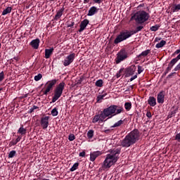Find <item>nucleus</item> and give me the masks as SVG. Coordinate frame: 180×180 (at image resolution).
Listing matches in <instances>:
<instances>
[{
	"label": "nucleus",
	"mask_w": 180,
	"mask_h": 180,
	"mask_svg": "<svg viewBox=\"0 0 180 180\" xmlns=\"http://www.w3.org/2000/svg\"><path fill=\"white\" fill-rule=\"evenodd\" d=\"M16 155V150H11L8 154V158H13Z\"/></svg>",
	"instance_id": "nucleus-34"
},
{
	"label": "nucleus",
	"mask_w": 180,
	"mask_h": 180,
	"mask_svg": "<svg viewBox=\"0 0 180 180\" xmlns=\"http://www.w3.org/2000/svg\"><path fill=\"white\" fill-rule=\"evenodd\" d=\"M65 88V82H60L58 86H56L55 90H54V95L52 98V102L54 103V102H57L60 98H61V96L63 95V91H64Z\"/></svg>",
	"instance_id": "nucleus-5"
},
{
	"label": "nucleus",
	"mask_w": 180,
	"mask_h": 180,
	"mask_svg": "<svg viewBox=\"0 0 180 180\" xmlns=\"http://www.w3.org/2000/svg\"><path fill=\"white\" fill-rule=\"evenodd\" d=\"M51 1H54V0H51Z\"/></svg>",
	"instance_id": "nucleus-62"
},
{
	"label": "nucleus",
	"mask_w": 180,
	"mask_h": 180,
	"mask_svg": "<svg viewBox=\"0 0 180 180\" xmlns=\"http://www.w3.org/2000/svg\"><path fill=\"white\" fill-rule=\"evenodd\" d=\"M69 141H74L75 140V135L70 134L68 136Z\"/></svg>",
	"instance_id": "nucleus-36"
},
{
	"label": "nucleus",
	"mask_w": 180,
	"mask_h": 180,
	"mask_svg": "<svg viewBox=\"0 0 180 180\" xmlns=\"http://www.w3.org/2000/svg\"><path fill=\"white\" fill-rule=\"evenodd\" d=\"M90 0H84V4H89Z\"/></svg>",
	"instance_id": "nucleus-52"
},
{
	"label": "nucleus",
	"mask_w": 180,
	"mask_h": 180,
	"mask_svg": "<svg viewBox=\"0 0 180 180\" xmlns=\"http://www.w3.org/2000/svg\"><path fill=\"white\" fill-rule=\"evenodd\" d=\"M95 4H101L102 2V0H93Z\"/></svg>",
	"instance_id": "nucleus-49"
},
{
	"label": "nucleus",
	"mask_w": 180,
	"mask_h": 180,
	"mask_svg": "<svg viewBox=\"0 0 180 180\" xmlns=\"http://www.w3.org/2000/svg\"><path fill=\"white\" fill-rule=\"evenodd\" d=\"M102 154H103V152L100 150L91 152L90 153V161L94 162V161H95L96 158H98V157H99L100 155H102Z\"/></svg>",
	"instance_id": "nucleus-14"
},
{
	"label": "nucleus",
	"mask_w": 180,
	"mask_h": 180,
	"mask_svg": "<svg viewBox=\"0 0 180 180\" xmlns=\"http://www.w3.org/2000/svg\"><path fill=\"white\" fill-rule=\"evenodd\" d=\"M144 29V26L139 25L136 27L134 30H125L120 32V34L117 36L115 39L114 40V44H119V43H122V41H124V40H127L129 37H131L133 34H136L139 33V32H141Z\"/></svg>",
	"instance_id": "nucleus-2"
},
{
	"label": "nucleus",
	"mask_w": 180,
	"mask_h": 180,
	"mask_svg": "<svg viewBox=\"0 0 180 180\" xmlns=\"http://www.w3.org/2000/svg\"><path fill=\"white\" fill-rule=\"evenodd\" d=\"M150 53L151 50L147 49L146 51H142L141 53L136 57V58L137 60H141L142 57H147V56L149 55Z\"/></svg>",
	"instance_id": "nucleus-20"
},
{
	"label": "nucleus",
	"mask_w": 180,
	"mask_h": 180,
	"mask_svg": "<svg viewBox=\"0 0 180 180\" xmlns=\"http://www.w3.org/2000/svg\"><path fill=\"white\" fill-rule=\"evenodd\" d=\"M82 82V79H79L78 83H79V84H81Z\"/></svg>",
	"instance_id": "nucleus-53"
},
{
	"label": "nucleus",
	"mask_w": 180,
	"mask_h": 180,
	"mask_svg": "<svg viewBox=\"0 0 180 180\" xmlns=\"http://www.w3.org/2000/svg\"><path fill=\"white\" fill-rule=\"evenodd\" d=\"M127 91H129V89H128V90H126V92H127Z\"/></svg>",
	"instance_id": "nucleus-61"
},
{
	"label": "nucleus",
	"mask_w": 180,
	"mask_h": 180,
	"mask_svg": "<svg viewBox=\"0 0 180 180\" xmlns=\"http://www.w3.org/2000/svg\"><path fill=\"white\" fill-rule=\"evenodd\" d=\"M79 163H78V162L75 163V164L72 165V167L70 168V171L71 172H74V171L78 169V166H79Z\"/></svg>",
	"instance_id": "nucleus-31"
},
{
	"label": "nucleus",
	"mask_w": 180,
	"mask_h": 180,
	"mask_svg": "<svg viewBox=\"0 0 180 180\" xmlns=\"http://www.w3.org/2000/svg\"><path fill=\"white\" fill-rule=\"evenodd\" d=\"M160 25L156 24V25L152 26V27L150 28V30L151 32H157V30H158V29H160Z\"/></svg>",
	"instance_id": "nucleus-32"
},
{
	"label": "nucleus",
	"mask_w": 180,
	"mask_h": 180,
	"mask_svg": "<svg viewBox=\"0 0 180 180\" xmlns=\"http://www.w3.org/2000/svg\"><path fill=\"white\" fill-rule=\"evenodd\" d=\"M165 75H167V74H165V72L162 74V77H165Z\"/></svg>",
	"instance_id": "nucleus-56"
},
{
	"label": "nucleus",
	"mask_w": 180,
	"mask_h": 180,
	"mask_svg": "<svg viewBox=\"0 0 180 180\" xmlns=\"http://www.w3.org/2000/svg\"><path fill=\"white\" fill-rule=\"evenodd\" d=\"M79 157H85V151L83 150L82 152L79 153Z\"/></svg>",
	"instance_id": "nucleus-48"
},
{
	"label": "nucleus",
	"mask_w": 180,
	"mask_h": 180,
	"mask_svg": "<svg viewBox=\"0 0 180 180\" xmlns=\"http://www.w3.org/2000/svg\"><path fill=\"white\" fill-rule=\"evenodd\" d=\"M124 108L127 112L131 109V102H127L124 103Z\"/></svg>",
	"instance_id": "nucleus-30"
},
{
	"label": "nucleus",
	"mask_w": 180,
	"mask_h": 180,
	"mask_svg": "<svg viewBox=\"0 0 180 180\" xmlns=\"http://www.w3.org/2000/svg\"><path fill=\"white\" fill-rule=\"evenodd\" d=\"M167 44V41L162 40L160 43L157 44L155 45L156 49H161L162 47H164Z\"/></svg>",
	"instance_id": "nucleus-25"
},
{
	"label": "nucleus",
	"mask_w": 180,
	"mask_h": 180,
	"mask_svg": "<svg viewBox=\"0 0 180 180\" xmlns=\"http://www.w3.org/2000/svg\"><path fill=\"white\" fill-rule=\"evenodd\" d=\"M58 115V113H52V116H57Z\"/></svg>",
	"instance_id": "nucleus-54"
},
{
	"label": "nucleus",
	"mask_w": 180,
	"mask_h": 180,
	"mask_svg": "<svg viewBox=\"0 0 180 180\" xmlns=\"http://www.w3.org/2000/svg\"><path fill=\"white\" fill-rule=\"evenodd\" d=\"M174 139L178 141V143H180V132L176 134Z\"/></svg>",
	"instance_id": "nucleus-41"
},
{
	"label": "nucleus",
	"mask_w": 180,
	"mask_h": 180,
	"mask_svg": "<svg viewBox=\"0 0 180 180\" xmlns=\"http://www.w3.org/2000/svg\"><path fill=\"white\" fill-rule=\"evenodd\" d=\"M174 180H180L179 179H175Z\"/></svg>",
	"instance_id": "nucleus-60"
},
{
	"label": "nucleus",
	"mask_w": 180,
	"mask_h": 180,
	"mask_svg": "<svg viewBox=\"0 0 180 180\" xmlns=\"http://www.w3.org/2000/svg\"><path fill=\"white\" fill-rule=\"evenodd\" d=\"M106 95H108V93H104L101 95L98 96L96 98L97 103H101V102H102V100L103 99V98H105V96H106Z\"/></svg>",
	"instance_id": "nucleus-24"
},
{
	"label": "nucleus",
	"mask_w": 180,
	"mask_h": 180,
	"mask_svg": "<svg viewBox=\"0 0 180 180\" xmlns=\"http://www.w3.org/2000/svg\"><path fill=\"white\" fill-rule=\"evenodd\" d=\"M67 25L68 27H72L75 25V22L74 21H68Z\"/></svg>",
	"instance_id": "nucleus-39"
},
{
	"label": "nucleus",
	"mask_w": 180,
	"mask_h": 180,
	"mask_svg": "<svg viewBox=\"0 0 180 180\" xmlns=\"http://www.w3.org/2000/svg\"><path fill=\"white\" fill-rule=\"evenodd\" d=\"M123 71H124V68H121L119 70V72L117 73V78H120V77L122 76V72H123Z\"/></svg>",
	"instance_id": "nucleus-38"
},
{
	"label": "nucleus",
	"mask_w": 180,
	"mask_h": 180,
	"mask_svg": "<svg viewBox=\"0 0 180 180\" xmlns=\"http://www.w3.org/2000/svg\"><path fill=\"white\" fill-rule=\"evenodd\" d=\"M41 78H43V75L41 74H38L37 75L34 76L35 81H40Z\"/></svg>",
	"instance_id": "nucleus-35"
},
{
	"label": "nucleus",
	"mask_w": 180,
	"mask_h": 180,
	"mask_svg": "<svg viewBox=\"0 0 180 180\" xmlns=\"http://www.w3.org/2000/svg\"><path fill=\"white\" fill-rule=\"evenodd\" d=\"M137 78V75H134L132 77L130 78L129 81L131 82V81H134Z\"/></svg>",
	"instance_id": "nucleus-47"
},
{
	"label": "nucleus",
	"mask_w": 180,
	"mask_h": 180,
	"mask_svg": "<svg viewBox=\"0 0 180 180\" xmlns=\"http://www.w3.org/2000/svg\"><path fill=\"white\" fill-rule=\"evenodd\" d=\"M39 44H40V39H33V40L30 43V46L32 49H34L35 50H37V49H39Z\"/></svg>",
	"instance_id": "nucleus-16"
},
{
	"label": "nucleus",
	"mask_w": 180,
	"mask_h": 180,
	"mask_svg": "<svg viewBox=\"0 0 180 180\" xmlns=\"http://www.w3.org/2000/svg\"><path fill=\"white\" fill-rule=\"evenodd\" d=\"M98 11H99V9H98V8H96V6L91 7L89 10L87 16H94V15L98 13Z\"/></svg>",
	"instance_id": "nucleus-18"
},
{
	"label": "nucleus",
	"mask_w": 180,
	"mask_h": 180,
	"mask_svg": "<svg viewBox=\"0 0 180 180\" xmlns=\"http://www.w3.org/2000/svg\"><path fill=\"white\" fill-rule=\"evenodd\" d=\"M134 72H136V65H131V66L127 68L124 70L125 77H127L134 75Z\"/></svg>",
	"instance_id": "nucleus-12"
},
{
	"label": "nucleus",
	"mask_w": 180,
	"mask_h": 180,
	"mask_svg": "<svg viewBox=\"0 0 180 180\" xmlns=\"http://www.w3.org/2000/svg\"><path fill=\"white\" fill-rule=\"evenodd\" d=\"M89 25V20L85 19L80 23V28L79 30V32L82 33V32H84V30L86 28V26Z\"/></svg>",
	"instance_id": "nucleus-15"
},
{
	"label": "nucleus",
	"mask_w": 180,
	"mask_h": 180,
	"mask_svg": "<svg viewBox=\"0 0 180 180\" xmlns=\"http://www.w3.org/2000/svg\"><path fill=\"white\" fill-rule=\"evenodd\" d=\"M87 137L88 139H92V137H94V130H89V131L87 132Z\"/></svg>",
	"instance_id": "nucleus-33"
},
{
	"label": "nucleus",
	"mask_w": 180,
	"mask_h": 180,
	"mask_svg": "<svg viewBox=\"0 0 180 180\" xmlns=\"http://www.w3.org/2000/svg\"><path fill=\"white\" fill-rule=\"evenodd\" d=\"M148 19H150V14L144 11H142L137 12L132 15L130 20H135L138 25H143V23H146Z\"/></svg>",
	"instance_id": "nucleus-4"
},
{
	"label": "nucleus",
	"mask_w": 180,
	"mask_h": 180,
	"mask_svg": "<svg viewBox=\"0 0 180 180\" xmlns=\"http://www.w3.org/2000/svg\"><path fill=\"white\" fill-rule=\"evenodd\" d=\"M112 114L110 113H101L97 114L94 116V117L92 120V123H98V122H103L106 117L108 119H110L112 117Z\"/></svg>",
	"instance_id": "nucleus-8"
},
{
	"label": "nucleus",
	"mask_w": 180,
	"mask_h": 180,
	"mask_svg": "<svg viewBox=\"0 0 180 180\" xmlns=\"http://www.w3.org/2000/svg\"><path fill=\"white\" fill-rule=\"evenodd\" d=\"M160 40H161V38L156 37L155 39V41H159Z\"/></svg>",
	"instance_id": "nucleus-51"
},
{
	"label": "nucleus",
	"mask_w": 180,
	"mask_h": 180,
	"mask_svg": "<svg viewBox=\"0 0 180 180\" xmlns=\"http://www.w3.org/2000/svg\"><path fill=\"white\" fill-rule=\"evenodd\" d=\"M2 47V44L0 42V51H1V48Z\"/></svg>",
	"instance_id": "nucleus-59"
},
{
	"label": "nucleus",
	"mask_w": 180,
	"mask_h": 180,
	"mask_svg": "<svg viewBox=\"0 0 180 180\" xmlns=\"http://www.w3.org/2000/svg\"><path fill=\"white\" fill-rule=\"evenodd\" d=\"M179 60H180V53L169 63L168 66L165 71V74H168V72H169V71L172 70V67H174V65H175L178 63V61H179Z\"/></svg>",
	"instance_id": "nucleus-9"
},
{
	"label": "nucleus",
	"mask_w": 180,
	"mask_h": 180,
	"mask_svg": "<svg viewBox=\"0 0 180 180\" xmlns=\"http://www.w3.org/2000/svg\"><path fill=\"white\" fill-rule=\"evenodd\" d=\"M143 71H144V69L143 68V67L139 65L138 66V74H140L141 72H143Z\"/></svg>",
	"instance_id": "nucleus-42"
},
{
	"label": "nucleus",
	"mask_w": 180,
	"mask_h": 180,
	"mask_svg": "<svg viewBox=\"0 0 180 180\" xmlns=\"http://www.w3.org/2000/svg\"><path fill=\"white\" fill-rule=\"evenodd\" d=\"M11 12H12V7L8 6L3 11L2 15H8V13H11Z\"/></svg>",
	"instance_id": "nucleus-27"
},
{
	"label": "nucleus",
	"mask_w": 180,
	"mask_h": 180,
	"mask_svg": "<svg viewBox=\"0 0 180 180\" xmlns=\"http://www.w3.org/2000/svg\"><path fill=\"white\" fill-rule=\"evenodd\" d=\"M176 54H180V50L177 49L174 51V53L172 54V57H174V56H176Z\"/></svg>",
	"instance_id": "nucleus-44"
},
{
	"label": "nucleus",
	"mask_w": 180,
	"mask_h": 180,
	"mask_svg": "<svg viewBox=\"0 0 180 180\" xmlns=\"http://www.w3.org/2000/svg\"><path fill=\"white\" fill-rule=\"evenodd\" d=\"M140 139V131L137 129H134L129 134H128L124 139L121 141L122 147H125L126 148L136 144V142L138 141Z\"/></svg>",
	"instance_id": "nucleus-3"
},
{
	"label": "nucleus",
	"mask_w": 180,
	"mask_h": 180,
	"mask_svg": "<svg viewBox=\"0 0 180 180\" xmlns=\"http://www.w3.org/2000/svg\"><path fill=\"white\" fill-rule=\"evenodd\" d=\"M120 155V149L112 150L110 153L106 155L105 159L102 163V169H109L112 165L117 162L119 160V155Z\"/></svg>",
	"instance_id": "nucleus-1"
},
{
	"label": "nucleus",
	"mask_w": 180,
	"mask_h": 180,
	"mask_svg": "<svg viewBox=\"0 0 180 180\" xmlns=\"http://www.w3.org/2000/svg\"><path fill=\"white\" fill-rule=\"evenodd\" d=\"M27 130L26 129H25L22 125L19 128V129L18 130V133L19 134H21L22 136H25V134H26Z\"/></svg>",
	"instance_id": "nucleus-26"
},
{
	"label": "nucleus",
	"mask_w": 180,
	"mask_h": 180,
	"mask_svg": "<svg viewBox=\"0 0 180 180\" xmlns=\"http://www.w3.org/2000/svg\"><path fill=\"white\" fill-rule=\"evenodd\" d=\"M20 140H22V137L18 136L17 139H15V144H18V143H19V141H20Z\"/></svg>",
	"instance_id": "nucleus-45"
},
{
	"label": "nucleus",
	"mask_w": 180,
	"mask_h": 180,
	"mask_svg": "<svg viewBox=\"0 0 180 180\" xmlns=\"http://www.w3.org/2000/svg\"><path fill=\"white\" fill-rule=\"evenodd\" d=\"M176 74V72H174L168 75L167 78H172L174 77V75Z\"/></svg>",
	"instance_id": "nucleus-46"
},
{
	"label": "nucleus",
	"mask_w": 180,
	"mask_h": 180,
	"mask_svg": "<svg viewBox=\"0 0 180 180\" xmlns=\"http://www.w3.org/2000/svg\"><path fill=\"white\" fill-rule=\"evenodd\" d=\"M129 55L130 52H129V49H122L117 54V58H115L116 64H120L122 61H124L126 58H129Z\"/></svg>",
	"instance_id": "nucleus-6"
},
{
	"label": "nucleus",
	"mask_w": 180,
	"mask_h": 180,
	"mask_svg": "<svg viewBox=\"0 0 180 180\" xmlns=\"http://www.w3.org/2000/svg\"><path fill=\"white\" fill-rule=\"evenodd\" d=\"M146 116L150 119V117H151L153 115H151V113H146Z\"/></svg>",
	"instance_id": "nucleus-50"
},
{
	"label": "nucleus",
	"mask_w": 180,
	"mask_h": 180,
	"mask_svg": "<svg viewBox=\"0 0 180 180\" xmlns=\"http://www.w3.org/2000/svg\"><path fill=\"white\" fill-rule=\"evenodd\" d=\"M54 52V48L51 47L49 49H45V58H50L51 56H53V53Z\"/></svg>",
	"instance_id": "nucleus-21"
},
{
	"label": "nucleus",
	"mask_w": 180,
	"mask_h": 180,
	"mask_svg": "<svg viewBox=\"0 0 180 180\" xmlns=\"http://www.w3.org/2000/svg\"><path fill=\"white\" fill-rule=\"evenodd\" d=\"M4 88H0V94H1V91H3Z\"/></svg>",
	"instance_id": "nucleus-58"
},
{
	"label": "nucleus",
	"mask_w": 180,
	"mask_h": 180,
	"mask_svg": "<svg viewBox=\"0 0 180 180\" xmlns=\"http://www.w3.org/2000/svg\"><path fill=\"white\" fill-rule=\"evenodd\" d=\"M13 58H14V60H16V61H18V58L14 57Z\"/></svg>",
	"instance_id": "nucleus-57"
},
{
	"label": "nucleus",
	"mask_w": 180,
	"mask_h": 180,
	"mask_svg": "<svg viewBox=\"0 0 180 180\" xmlns=\"http://www.w3.org/2000/svg\"><path fill=\"white\" fill-rule=\"evenodd\" d=\"M36 109H39V107L33 105V107L31 109H30V113H32V112H34Z\"/></svg>",
	"instance_id": "nucleus-40"
},
{
	"label": "nucleus",
	"mask_w": 180,
	"mask_h": 180,
	"mask_svg": "<svg viewBox=\"0 0 180 180\" xmlns=\"http://www.w3.org/2000/svg\"><path fill=\"white\" fill-rule=\"evenodd\" d=\"M3 79H5V73L4 71L0 73V82H2Z\"/></svg>",
	"instance_id": "nucleus-37"
},
{
	"label": "nucleus",
	"mask_w": 180,
	"mask_h": 180,
	"mask_svg": "<svg viewBox=\"0 0 180 180\" xmlns=\"http://www.w3.org/2000/svg\"><path fill=\"white\" fill-rule=\"evenodd\" d=\"M124 122V120H119L117 122H115L112 127L115 128V127H120V126H122L123 124V123Z\"/></svg>",
	"instance_id": "nucleus-28"
},
{
	"label": "nucleus",
	"mask_w": 180,
	"mask_h": 180,
	"mask_svg": "<svg viewBox=\"0 0 180 180\" xmlns=\"http://www.w3.org/2000/svg\"><path fill=\"white\" fill-rule=\"evenodd\" d=\"M96 86H98V88H102L103 86V80L98 79L95 83Z\"/></svg>",
	"instance_id": "nucleus-29"
},
{
	"label": "nucleus",
	"mask_w": 180,
	"mask_h": 180,
	"mask_svg": "<svg viewBox=\"0 0 180 180\" xmlns=\"http://www.w3.org/2000/svg\"><path fill=\"white\" fill-rule=\"evenodd\" d=\"M130 88H131V89H134V86L131 85V86H130Z\"/></svg>",
	"instance_id": "nucleus-55"
},
{
	"label": "nucleus",
	"mask_w": 180,
	"mask_h": 180,
	"mask_svg": "<svg viewBox=\"0 0 180 180\" xmlns=\"http://www.w3.org/2000/svg\"><path fill=\"white\" fill-rule=\"evenodd\" d=\"M124 112V109L123 107L113 105L104 109L101 113H123Z\"/></svg>",
	"instance_id": "nucleus-7"
},
{
	"label": "nucleus",
	"mask_w": 180,
	"mask_h": 180,
	"mask_svg": "<svg viewBox=\"0 0 180 180\" xmlns=\"http://www.w3.org/2000/svg\"><path fill=\"white\" fill-rule=\"evenodd\" d=\"M57 79H54L52 80L49 81L46 85V89L44 92V95H47V94H49V92H50V91H53V87L54 86V85H56V84H57Z\"/></svg>",
	"instance_id": "nucleus-10"
},
{
	"label": "nucleus",
	"mask_w": 180,
	"mask_h": 180,
	"mask_svg": "<svg viewBox=\"0 0 180 180\" xmlns=\"http://www.w3.org/2000/svg\"><path fill=\"white\" fill-rule=\"evenodd\" d=\"M65 10V8L64 7H63L59 11H58L54 17V20H58L63 16V13Z\"/></svg>",
	"instance_id": "nucleus-19"
},
{
	"label": "nucleus",
	"mask_w": 180,
	"mask_h": 180,
	"mask_svg": "<svg viewBox=\"0 0 180 180\" xmlns=\"http://www.w3.org/2000/svg\"><path fill=\"white\" fill-rule=\"evenodd\" d=\"M74 60H75V53L70 54L65 58L64 60L63 61V65L65 67H68V65H70V64H71Z\"/></svg>",
	"instance_id": "nucleus-11"
},
{
	"label": "nucleus",
	"mask_w": 180,
	"mask_h": 180,
	"mask_svg": "<svg viewBox=\"0 0 180 180\" xmlns=\"http://www.w3.org/2000/svg\"><path fill=\"white\" fill-rule=\"evenodd\" d=\"M58 108H57V107H56V108H54L52 110H51V113H58Z\"/></svg>",
	"instance_id": "nucleus-43"
},
{
	"label": "nucleus",
	"mask_w": 180,
	"mask_h": 180,
	"mask_svg": "<svg viewBox=\"0 0 180 180\" xmlns=\"http://www.w3.org/2000/svg\"><path fill=\"white\" fill-rule=\"evenodd\" d=\"M180 3L178 4H173L171 8V13H175V12H179Z\"/></svg>",
	"instance_id": "nucleus-23"
},
{
	"label": "nucleus",
	"mask_w": 180,
	"mask_h": 180,
	"mask_svg": "<svg viewBox=\"0 0 180 180\" xmlns=\"http://www.w3.org/2000/svg\"><path fill=\"white\" fill-rule=\"evenodd\" d=\"M165 98V94L162 91L158 94L157 101L158 103H164V99Z\"/></svg>",
	"instance_id": "nucleus-17"
},
{
	"label": "nucleus",
	"mask_w": 180,
	"mask_h": 180,
	"mask_svg": "<svg viewBox=\"0 0 180 180\" xmlns=\"http://www.w3.org/2000/svg\"><path fill=\"white\" fill-rule=\"evenodd\" d=\"M50 119V117L49 116H43L41 118L40 123H41V127L44 130H46L47 127H49V120Z\"/></svg>",
	"instance_id": "nucleus-13"
},
{
	"label": "nucleus",
	"mask_w": 180,
	"mask_h": 180,
	"mask_svg": "<svg viewBox=\"0 0 180 180\" xmlns=\"http://www.w3.org/2000/svg\"><path fill=\"white\" fill-rule=\"evenodd\" d=\"M148 103L150 106H155L157 105V99L154 96H150L148 100Z\"/></svg>",
	"instance_id": "nucleus-22"
}]
</instances>
